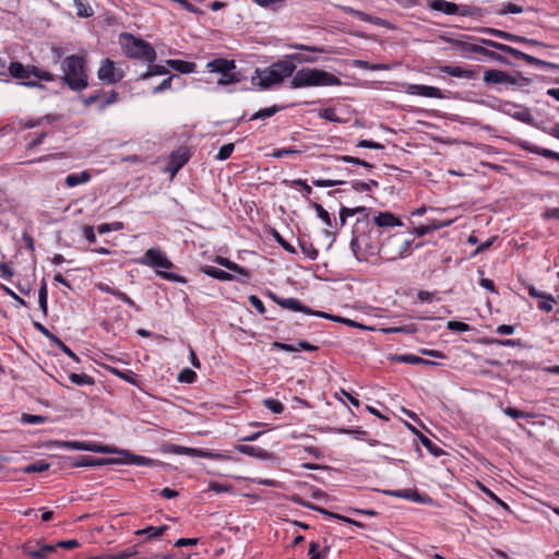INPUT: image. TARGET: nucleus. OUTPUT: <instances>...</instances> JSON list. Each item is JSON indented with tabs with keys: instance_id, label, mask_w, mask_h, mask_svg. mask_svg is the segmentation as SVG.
I'll use <instances>...</instances> for the list:
<instances>
[{
	"instance_id": "obj_46",
	"label": "nucleus",
	"mask_w": 559,
	"mask_h": 559,
	"mask_svg": "<svg viewBox=\"0 0 559 559\" xmlns=\"http://www.w3.org/2000/svg\"><path fill=\"white\" fill-rule=\"evenodd\" d=\"M47 298H48L47 285H46V282H43V284L39 288V292H38V304H39V307H40L41 311L44 312V314H47Z\"/></svg>"
},
{
	"instance_id": "obj_8",
	"label": "nucleus",
	"mask_w": 559,
	"mask_h": 559,
	"mask_svg": "<svg viewBox=\"0 0 559 559\" xmlns=\"http://www.w3.org/2000/svg\"><path fill=\"white\" fill-rule=\"evenodd\" d=\"M138 262L142 265L155 269L169 270L174 267L173 262L158 248H150L146 250V252L139 259Z\"/></svg>"
},
{
	"instance_id": "obj_13",
	"label": "nucleus",
	"mask_w": 559,
	"mask_h": 559,
	"mask_svg": "<svg viewBox=\"0 0 559 559\" xmlns=\"http://www.w3.org/2000/svg\"><path fill=\"white\" fill-rule=\"evenodd\" d=\"M273 300L281 306L284 309L293 310V311H300L309 316H314L316 310H312L308 306H305L296 298H280L275 295H271Z\"/></svg>"
},
{
	"instance_id": "obj_17",
	"label": "nucleus",
	"mask_w": 559,
	"mask_h": 559,
	"mask_svg": "<svg viewBox=\"0 0 559 559\" xmlns=\"http://www.w3.org/2000/svg\"><path fill=\"white\" fill-rule=\"evenodd\" d=\"M112 453H118L120 455L119 459L112 460V463H127V464H135V465H153L154 461L152 459L132 454L126 450H117Z\"/></svg>"
},
{
	"instance_id": "obj_64",
	"label": "nucleus",
	"mask_w": 559,
	"mask_h": 559,
	"mask_svg": "<svg viewBox=\"0 0 559 559\" xmlns=\"http://www.w3.org/2000/svg\"><path fill=\"white\" fill-rule=\"evenodd\" d=\"M319 549V544L312 542L310 543L309 545V556H310V559H323L324 558V555L321 554L320 551H318Z\"/></svg>"
},
{
	"instance_id": "obj_59",
	"label": "nucleus",
	"mask_w": 559,
	"mask_h": 559,
	"mask_svg": "<svg viewBox=\"0 0 559 559\" xmlns=\"http://www.w3.org/2000/svg\"><path fill=\"white\" fill-rule=\"evenodd\" d=\"M52 343H55L66 355H68L74 361H79V357L57 336Z\"/></svg>"
},
{
	"instance_id": "obj_22",
	"label": "nucleus",
	"mask_w": 559,
	"mask_h": 559,
	"mask_svg": "<svg viewBox=\"0 0 559 559\" xmlns=\"http://www.w3.org/2000/svg\"><path fill=\"white\" fill-rule=\"evenodd\" d=\"M272 68L275 70L277 74L281 75V82H283L286 78L292 76V74L296 70V64L286 58L284 60L274 62L272 64Z\"/></svg>"
},
{
	"instance_id": "obj_10",
	"label": "nucleus",
	"mask_w": 559,
	"mask_h": 559,
	"mask_svg": "<svg viewBox=\"0 0 559 559\" xmlns=\"http://www.w3.org/2000/svg\"><path fill=\"white\" fill-rule=\"evenodd\" d=\"M55 444L69 450L90 451L94 453H112L115 451V448L97 442L56 441Z\"/></svg>"
},
{
	"instance_id": "obj_5",
	"label": "nucleus",
	"mask_w": 559,
	"mask_h": 559,
	"mask_svg": "<svg viewBox=\"0 0 559 559\" xmlns=\"http://www.w3.org/2000/svg\"><path fill=\"white\" fill-rule=\"evenodd\" d=\"M350 247L359 261H369L379 254L382 255V245L372 241L370 235L362 234L354 236Z\"/></svg>"
},
{
	"instance_id": "obj_42",
	"label": "nucleus",
	"mask_w": 559,
	"mask_h": 559,
	"mask_svg": "<svg viewBox=\"0 0 559 559\" xmlns=\"http://www.w3.org/2000/svg\"><path fill=\"white\" fill-rule=\"evenodd\" d=\"M166 73H168V70L164 66L152 64V66L148 67V70L140 76V79L141 80H147L151 76L163 75V74H166Z\"/></svg>"
},
{
	"instance_id": "obj_32",
	"label": "nucleus",
	"mask_w": 559,
	"mask_h": 559,
	"mask_svg": "<svg viewBox=\"0 0 559 559\" xmlns=\"http://www.w3.org/2000/svg\"><path fill=\"white\" fill-rule=\"evenodd\" d=\"M203 272L216 280L219 281H233L234 276L230 273H227L226 271H223L221 269L214 267V266H205L203 269Z\"/></svg>"
},
{
	"instance_id": "obj_60",
	"label": "nucleus",
	"mask_w": 559,
	"mask_h": 559,
	"mask_svg": "<svg viewBox=\"0 0 559 559\" xmlns=\"http://www.w3.org/2000/svg\"><path fill=\"white\" fill-rule=\"evenodd\" d=\"M33 76L38 80H43V81H47V82H52L55 80V75L52 73H50L48 71H43L35 66H34Z\"/></svg>"
},
{
	"instance_id": "obj_33",
	"label": "nucleus",
	"mask_w": 559,
	"mask_h": 559,
	"mask_svg": "<svg viewBox=\"0 0 559 559\" xmlns=\"http://www.w3.org/2000/svg\"><path fill=\"white\" fill-rule=\"evenodd\" d=\"M168 530L167 525H162L158 527L147 526L143 530H138L135 532L136 535H147L148 538H157L162 536Z\"/></svg>"
},
{
	"instance_id": "obj_15",
	"label": "nucleus",
	"mask_w": 559,
	"mask_h": 559,
	"mask_svg": "<svg viewBox=\"0 0 559 559\" xmlns=\"http://www.w3.org/2000/svg\"><path fill=\"white\" fill-rule=\"evenodd\" d=\"M257 74L259 76L257 85L262 90H267L281 83V75L275 72L272 66L261 71L257 70Z\"/></svg>"
},
{
	"instance_id": "obj_1",
	"label": "nucleus",
	"mask_w": 559,
	"mask_h": 559,
	"mask_svg": "<svg viewBox=\"0 0 559 559\" xmlns=\"http://www.w3.org/2000/svg\"><path fill=\"white\" fill-rule=\"evenodd\" d=\"M61 81L73 91H83L88 85V78L85 71V59L81 56L71 55L61 62Z\"/></svg>"
},
{
	"instance_id": "obj_16",
	"label": "nucleus",
	"mask_w": 559,
	"mask_h": 559,
	"mask_svg": "<svg viewBox=\"0 0 559 559\" xmlns=\"http://www.w3.org/2000/svg\"><path fill=\"white\" fill-rule=\"evenodd\" d=\"M405 92L409 95H419L430 98H443V94L440 88L428 85L409 84Z\"/></svg>"
},
{
	"instance_id": "obj_63",
	"label": "nucleus",
	"mask_w": 559,
	"mask_h": 559,
	"mask_svg": "<svg viewBox=\"0 0 559 559\" xmlns=\"http://www.w3.org/2000/svg\"><path fill=\"white\" fill-rule=\"evenodd\" d=\"M447 328L451 331L466 332L469 331V325L460 321H449Z\"/></svg>"
},
{
	"instance_id": "obj_18",
	"label": "nucleus",
	"mask_w": 559,
	"mask_h": 559,
	"mask_svg": "<svg viewBox=\"0 0 559 559\" xmlns=\"http://www.w3.org/2000/svg\"><path fill=\"white\" fill-rule=\"evenodd\" d=\"M484 81L487 84H510L516 83L515 78L511 76L504 71L490 69L485 72Z\"/></svg>"
},
{
	"instance_id": "obj_21",
	"label": "nucleus",
	"mask_w": 559,
	"mask_h": 559,
	"mask_svg": "<svg viewBox=\"0 0 559 559\" xmlns=\"http://www.w3.org/2000/svg\"><path fill=\"white\" fill-rule=\"evenodd\" d=\"M206 68L211 72L222 74V73L228 72V70H235L236 63L234 60L217 58V59H214V60L207 62Z\"/></svg>"
},
{
	"instance_id": "obj_27",
	"label": "nucleus",
	"mask_w": 559,
	"mask_h": 559,
	"mask_svg": "<svg viewBox=\"0 0 559 559\" xmlns=\"http://www.w3.org/2000/svg\"><path fill=\"white\" fill-rule=\"evenodd\" d=\"M112 463V460L109 459H95L91 456H81L79 459H74L72 465L75 467H83V466H99L104 464H110Z\"/></svg>"
},
{
	"instance_id": "obj_20",
	"label": "nucleus",
	"mask_w": 559,
	"mask_h": 559,
	"mask_svg": "<svg viewBox=\"0 0 559 559\" xmlns=\"http://www.w3.org/2000/svg\"><path fill=\"white\" fill-rule=\"evenodd\" d=\"M341 9L345 13L355 15V16H357L361 21L369 22L371 24L379 25V26H386L388 25V21H385V20H383L381 17H378V16L370 15V14L365 13L362 11L353 9L350 7L343 5V7H341Z\"/></svg>"
},
{
	"instance_id": "obj_51",
	"label": "nucleus",
	"mask_w": 559,
	"mask_h": 559,
	"mask_svg": "<svg viewBox=\"0 0 559 559\" xmlns=\"http://www.w3.org/2000/svg\"><path fill=\"white\" fill-rule=\"evenodd\" d=\"M355 67H357L359 69L371 70V71L388 69V67L384 64H371L365 60H355Z\"/></svg>"
},
{
	"instance_id": "obj_56",
	"label": "nucleus",
	"mask_w": 559,
	"mask_h": 559,
	"mask_svg": "<svg viewBox=\"0 0 559 559\" xmlns=\"http://www.w3.org/2000/svg\"><path fill=\"white\" fill-rule=\"evenodd\" d=\"M540 301L538 302V308L545 312H550L554 308L555 299L550 296L543 295L540 297Z\"/></svg>"
},
{
	"instance_id": "obj_6",
	"label": "nucleus",
	"mask_w": 559,
	"mask_h": 559,
	"mask_svg": "<svg viewBox=\"0 0 559 559\" xmlns=\"http://www.w3.org/2000/svg\"><path fill=\"white\" fill-rule=\"evenodd\" d=\"M485 45L489 46V47H492L497 50H500L504 53H509L511 56H513L514 58L516 59H521V60H524L526 61L528 64H532V66H538V67H543V68H555V64L554 63H550V62H547V61H543L538 58H535L531 55H527L525 52H522L511 46H508V45H504V44H500V43H497V41H493V40H489V39H483L481 40Z\"/></svg>"
},
{
	"instance_id": "obj_19",
	"label": "nucleus",
	"mask_w": 559,
	"mask_h": 559,
	"mask_svg": "<svg viewBox=\"0 0 559 559\" xmlns=\"http://www.w3.org/2000/svg\"><path fill=\"white\" fill-rule=\"evenodd\" d=\"M439 71L454 78H462L466 80H473L477 75L476 71L471 69H464L459 66H442L439 67Z\"/></svg>"
},
{
	"instance_id": "obj_49",
	"label": "nucleus",
	"mask_w": 559,
	"mask_h": 559,
	"mask_svg": "<svg viewBox=\"0 0 559 559\" xmlns=\"http://www.w3.org/2000/svg\"><path fill=\"white\" fill-rule=\"evenodd\" d=\"M523 12V8L521 5H518L512 2H508L503 4V8L498 11V14L504 15V14H519Z\"/></svg>"
},
{
	"instance_id": "obj_58",
	"label": "nucleus",
	"mask_w": 559,
	"mask_h": 559,
	"mask_svg": "<svg viewBox=\"0 0 559 559\" xmlns=\"http://www.w3.org/2000/svg\"><path fill=\"white\" fill-rule=\"evenodd\" d=\"M55 549V546L46 545L40 547L38 550L31 551V555L35 558L45 559L48 554L53 552Z\"/></svg>"
},
{
	"instance_id": "obj_41",
	"label": "nucleus",
	"mask_w": 559,
	"mask_h": 559,
	"mask_svg": "<svg viewBox=\"0 0 559 559\" xmlns=\"http://www.w3.org/2000/svg\"><path fill=\"white\" fill-rule=\"evenodd\" d=\"M335 159L336 160H342V162H345V163H349V164H355V165H360L367 169H372L373 168V165H371L370 163L364 160V159H360L358 157H353V156H349V155H340V156H335Z\"/></svg>"
},
{
	"instance_id": "obj_55",
	"label": "nucleus",
	"mask_w": 559,
	"mask_h": 559,
	"mask_svg": "<svg viewBox=\"0 0 559 559\" xmlns=\"http://www.w3.org/2000/svg\"><path fill=\"white\" fill-rule=\"evenodd\" d=\"M378 187V181L369 180L368 182H355L353 189L357 192L370 191L372 188Z\"/></svg>"
},
{
	"instance_id": "obj_12",
	"label": "nucleus",
	"mask_w": 559,
	"mask_h": 559,
	"mask_svg": "<svg viewBox=\"0 0 559 559\" xmlns=\"http://www.w3.org/2000/svg\"><path fill=\"white\" fill-rule=\"evenodd\" d=\"M9 73L17 80H22L21 84L28 87H44L37 81H31L34 73V66H24L19 61L11 62L9 66Z\"/></svg>"
},
{
	"instance_id": "obj_9",
	"label": "nucleus",
	"mask_w": 559,
	"mask_h": 559,
	"mask_svg": "<svg viewBox=\"0 0 559 559\" xmlns=\"http://www.w3.org/2000/svg\"><path fill=\"white\" fill-rule=\"evenodd\" d=\"M430 9L435 11H440L447 15L459 14L461 16H473L477 11L476 8L469 5H457L454 2L445 1V0H433L430 3Z\"/></svg>"
},
{
	"instance_id": "obj_7",
	"label": "nucleus",
	"mask_w": 559,
	"mask_h": 559,
	"mask_svg": "<svg viewBox=\"0 0 559 559\" xmlns=\"http://www.w3.org/2000/svg\"><path fill=\"white\" fill-rule=\"evenodd\" d=\"M163 452L170 453V454H185L189 456H198V457H204L210 460H226L228 459L227 455L223 453H214L211 451H205L202 449H195V448H187L174 443H166L163 445Z\"/></svg>"
},
{
	"instance_id": "obj_11",
	"label": "nucleus",
	"mask_w": 559,
	"mask_h": 559,
	"mask_svg": "<svg viewBox=\"0 0 559 559\" xmlns=\"http://www.w3.org/2000/svg\"><path fill=\"white\" fill-rule=\"evenodd\" d=\"M124 76L122 69L117 68L110 59H105L98 71L97 78L105 84H116L120 82Z\"/></svg>"
},
{
	"instance_id": "obj_28",
	"label": "nucleus",
	"mask_w": 559,
	"mask_h": 559,
	"mask_svg": "<svg viewBox=\"0 0 559 559\" xmlns=\"http://www.w3.org/2000/svg\"><path fill=\"white\" fill-rule=\"evenodd\" d=\"M394 360H396L399 362L411 364V365H430V366L438 365L435 361L427 360L425 358H421L419 356L412 355V354L395 356Z\"/></svg>"
},
{
	"instance_id": "obj_34",
	"label": "nucleus",
	"mask_w": 559,
	"mask_h": 559,
	"mask_svg": "<svg viewBox=\"0 0 559 559\" xmlns=\"http://www.w3.org/2000/svg\"><path fill=\"white\" fill-rule=\"evenodd\" d=\"M385 493L390 495V496H394V497L409 499L412 501H417V502L423 501V499L417 490L404 489V490H395V491H385Z\"/></svg>"
},
{
	"instance_id": "obj_57",
	"label": "nucleus",
	"mask_w": 559,
	"mask_h": 559,
	"mask_svg": "<svg viewBox=\"0 0 559 559\" xmlns=\"http://www.w3.org/2000/svg\"><path fill=\"white\" fill-rule=\"evenodd\" d=\"M484 33H487V34L493 35L498 38L510 40V41L512 40V38H514V34H510L508 32L496 29V28H485Z\"/></svg>"
},
{
	"instance_id": "obj_40",
	"label": "nucleus",
	"mask_w": 559,
	"mask_h": 559,
	"mask_svg": "<svg viewBox=\"0 0 559 559\" xmlns=\"http://www.w3.org/2000/svg\"><path fill=\"white\" fill-rule=\"evenodd\" d=\"M282 108L278 107V106H271V107H267V108H263V109H260L259 111H257L251 118L250 120H257V119H266V118H270L272 116H274L276 112H278Z\"/></svg>"
},
{
	"instance_id": "obj_39",
	"label": "nucleus",
	"mask_w": 559,
	"mask_h": 559,
	"mask_svg": "<svg viewBox=\"0 0 559 559\" xmlns=\"http://www.w3.org/2000/svg\"><path fill=\"white\" fill-rule=\"evenodd\" d=\"M69 379L72 383L76 385H92L94 384V379L86 373H70Z\"/></svg>"
},
{
	"instance_id": "obj_30",
	"label": "nucleus",
	"mask_w": 559,
	"mask_h": 559,
	"mask_svg": "<svg viewBox=\"0 0 559 559\" xmlns=\"http://www.w3.org/2000/svg\"><path fill=\"white\" fill-rule=\"evenodd\" d=\"M91 175L88 171H82L81 174H71L66 177V185L70 188L81 183L90 181Z\"/></svg>"
},
{
	"instance_id": "obj_50",
	"label": "nucleus",
	"mask_w": 559,
	"mask_h": 559,
	"mask_svg": "<svg viewBox=\"0 0 559 559\" xmlns=\"http://www.w3.org/2000/svg\"><path fill=\"white\" fill-rule=\"evenodd\" d=\"M365 211V207H355V209H348V207H345L343 206L341 209V212H340V221H341V225H344L345 222H346V218L348 216H353L355 215L356 213H360V212H364Z\"/></svg>"
},
{
	"instance_id": "obj_4",
	"label": "nucleus",
	"mask_w": 559,
	"mask_h": 559,
	"mask_svg": "<svg viewBox=\"0 0 559 559\" xmlns=\"http://www.w3.org/2000/svg\"><path fill=\"white\" fill-rule=\"evenodd\" d=\"M414 239L411 235L395 234L382 243V258L386 261H395L411 253V245Z\"/></svg>"
},
{
	"instance_id": "obj_38",
	"label": "nucleus",
	"mask_w": 559,
	"mask_h": 559,
	"mask_svg": "<svg viewBox=\"0 0 559 559\" xmlns=\"http://www.w3.org/2000/svg\"><path fill=\"white\" fill-rule=\"evenodd\" d=\"M50 467V464L40 460L35 463L28 464L25 467L22 468L23 473L31 474V473H43L46 472Z\"/></svg>"
},
{
	"instance_id": "obj_25",
	"label": "nucleus",
	"mask_w": 559,
	"mask_h": 559,
	"mask_svg": "<svg viewBox=\"0 0 559 559\" xmlns=\"http://www.w3.org/2000/svg\"><path fill=\"white\" fill-rule=\"evenodd\" d=\"M235 449L237 451H239L240 453H243V454H247V455H250L253 457H258V459L265 460L271 456V454L269 452H266L265 450L258 448V447H253V445L237 444L235 447Z\"/></svg>"
},
{
	"instance_id": "obj_35",
	"label": "nucleus",
	"mask_w": 559,
	"mask_h": 559,
	"mask_svg": "<svg viewBox=\"0 0 559 559\" xmlns=\"http://www.w3.org/2000/svg\"><path fill=\"white\" fill-rule=\"evenodd\" d=\"M416 435L418 436L421 444L431 453L433 454L435 456H440L443 451L437 447L428 437H426L425 435H423L421 432L419 431H415Z\"/></svg>"
},
{
	"instance_id": "obj_43",
	"label": "nucleus",
	"mask_w": 559,
	"mask_h": 559,
	"mask_svg": "<svg viewBox=\"0 0 559 559\" xmlns=\"http://www.w3.org/2000/svg\"><path fill=\"white\" fill-rule=\"evenodd\" d=\"M292 62L298 63H313L318 60V58L313 55H304V53H290L286 56Z\"/></svg>"
},
{
	"instance_id": "obj_24",
	"label": "nucleus",
	"mask_w": 559,
	"mask_h": 559,
	"mask_svg": "<svg viewBox=\"0 0 559 559\" xmlns=\"http://www.w3.org/2000/svg\"><path fill=\"white\" fill-rule=\"evenodd\" d=\"M373 222L379 227H393L402 225L400 218L394 216L390 212H380L378 215L373 217Z\"/></svg>"
},
{
	"instance_id": "obj_47",
	"label": "nucleus",
	"mask_w": 559,
	"mask_h": 559,
	"mask_svg": "<svg viewBox=\"0 0 559 559\" xmlns=\"http://www.w3.org/2000/svg\"><path fill=\"white\" fill-rule=\"evenodd\" d=\"M195 378L197 373L193 370L185 368L179 372L177 380L183 383H192L195 381Z\"/></svg>"
},
{
	"instance_id": "obj_26",
	"label": "nucleus",
	"mask_w": 559,
	"mask_h": 559,
	"mask_svg": "<svg viewBox=\"0 0 559 559\" xmlns=\"http://www.w3.org/2000/svg\"><path fill=\"white\" fill-rule=\"evenodd\" d=\"M214 262H216L217 264H219L221 266H224L233 272H236L240 275H243L246 277H249L250 276V271L238 265L237 263L228 260L227 258H224V257H221V255H217L215 259H214Z\"/></svg>"
},
{
	"instance_id": "obj_61",
	"label": "nucleus",
	"mask_w": 559,
	"mask_h": 559,
	"mask_svg": "<svg viewBox=\"0 0 559 559\" xmlns=\"http://www.w3.org/2000/svg\"><path fill=\"white\" fill-rule=\"evenodd\" d=\"M273 236L275 238V240L281 245V247L283 249H285L287 252L289 253H296V250L295 248L289 243L287 242L281 235L278 231L276 230H273Z\"/></svg>"
},
{
	"instance_id": "obj_37",
	"label": "nucleus",
	"mask_w": 559,
	"mask_h": 559,
	"mask_svg": "<svg viewBox=\"0 0 559 559\" xmlns=\"http://www.w3.org/2000/svg\"><path fill=\"white\" fill-rule=\"evenodd\" d=\"M240 81L239 74L235 73L234 70H228V72L222 73L219 79L216 81L217 85H229L234 83H238Z\"/></svg>"
},
{
	"instance_id": "obj_45",
	"label": "nucleus",
	"mask_w": 559,
	"mask_h": 559,
	"mask_svg": "<svg viewBox=\"0 0 559 559\" xmlns=\"http://www.w3.org/2000/svg\"><path fill=\"white\" fill-rule=\"evenodd\" d=\"M311 204H312L313 209L316 210L318 217H320L328 227H331L332 222H331L329 212L326 210H324L323 206L317 202H311Z\"/></svg>"
},
{
	"instance_id": "obj_14",
	"label": "nucleus",
	"mask_w": 559,
	"mask_h": 559,
	"mask_svg": "<svg viewBox=\"0 0 559 559\" xmlns=\"http://www.w3.org/2000/svg\"><path fill=\"white\" fill-rule=\"evenodd\" d=\"M189 160V154L186 148H179L171 153L167 166V171L170 173L171 178L185 166Z\"/></svg>"
},
{
	"instance_id": "obj_2",
	"label": "nucleus",
	"mask_w": 559,
	"mask_h": 559,
	"mask_svg": "<svg viewBox=\"0 0 559 559\" xmlns=\"http://www.w3.org/2000/svg\"><path fill=\"white\" fill-rule=\"evenodd\" d=\"M341 84L342 82L336 75L321 69L311 68H302L298 70L289 83L292 88L337 86Z\"/></svg>"
},
{
	"instance_id": "obj_44",
	"label": "nucleus",
	"mask_w": 559,
	"mask_h": 559,
	"mask_svg": "<svg viewBox=\"0 0 559 559\" xmlns=\"http://www.w3.org/2000/svg\"><path fill=\"white\" fill-rule=\"evenodd\" d=\"M503 413L513 418V419H520V418H533L534 415L531 414V413H526V412H523V411H520L518 408H514V407H506L503 409Z\"/></svg>"
},
{
	"instance_id": "obj_52",
	"label": "nucleus",
	"mask_w": 559,
	"mask_h": 559,
	"mask_svg": "<svg viewBox=\"0 0 559 559\" xmlns=\"http://www.w3.org/2000/svg\"><path fill=\"white\" fill-rule=\"evenodd\" d=\"M234 148H235V145L233 143L223 145L216 155V159L225 160V159L229 158L234 152Z\"/></svg>"
},
{
	"instance_id": "obj_31",
	"label": "nucleus",
	"mask_w": 559,
	"mask_h": 559,
	"mask_svg": "<svg viewBox=\"0 0 559 559\" xmlns=\"http://www.w3.org/2000/svg\"><path fill=\"white\" fill-rule=\"evenodd\" d=\"M451 223H452V221H447V222H443V223H435V222H432L431 224H428V225H420V226H417L415 228V234L417 236H419V237H423V236L429 234L432 230L440 229L442 227L449 226Z\"/></svg>"
},
{
	"instance_id": "obj_36",
	"label": "nucleus",
	"mask_w": 559,
	"mask_h": 559,
	"mask_svg": "<svg viewBox=\"0 0 559 559\" xmlns=\"http://www.w3.org/2000/svg\"><path fill=\"white\" fill-rule=\"evenodd\" d=\"M73 2L76 9V14L80 17H90L93 15V9L85 0H73Z\"/></svg>"
},
{
	"instance_id": "obj_62",
	"label": "nucleus",
	"mask_w": 559,
	"mask_h": 559,
	"mask_svg": "<svg viewBox=\"0 0 559 559\" xmlns=\"http://www.w3.org/2000/svg\"><path fill=\"white\" fill-rule=\"evenodd\" d=\"M250 305L260 313V314H264L265 313V307L262 302V300L257 297L255 295H250L249 298H248Z\"/></svg>"
},
{
	"instance_id": "obj_29",
	"label": "nucleus",
	"mask_w": 559,
	"mask_h": 559,
	"mask_svg": "<svg viewBox=\"0 0 559 559\" xmlns=\"http://www.w3.org/2000/svg\"><path fill=\"white\" fill-rule=\"evenodd\" d=\"M167 66L180 73H191L194 71L195 63L183 60H167Z\"/></svg>"
},
{
	"instance_id": "obj_48",
	"label": "nucleus",
	"mask_w": 559,
	"mask_h": 559,
	"mask_svg": "<svg viewBox=\"0 0 559 559\" xmlns=\"http://www.w3.org/2000/svg\"><path fill=\"white\" fill-rule=\"evenodd\" d=\"M263 405L274 414H281L284 411L283 404L273 399H266L263 401Z\"/></svg>"
},
{
	"instance_id": "obj_54",
	"label": "nucleus",
	"mask_w": 559,
	"mask_h": 559,
	"mask_svg": "<svg viewBox=\"0 0 559 559\" xmlns=\"http://www.w3.org/2000/svg\"><path fill=\"white\" fill-rule=\"evenodd\" d=\"M312 182L316 187H319V188H328V187H334L337 185L345 183L344 180H340V179H317V180H313Z\"/></svg>"
},
{
	"instance_id": "obj_3",
	"label": "nucleus",
	"mask_w": 559,
	"mask_h": 559,
	"mask_svg": "<svg viewBox=\"0 0 559 559\" xmlns=\"http://www.w3.org/2000/svg\"><path fill=\"white\" fill-rule=\"evenodd\" d=\"M120 44L127 57L139 59L145 62H154L156 59V51L152 45L141 38L131 34H122L120 36Z\"/></svg>"
},
{
	"instance_id": "obj_23",
	"label": "nucleus",
	"mask_w": 559,
	"mask_h": 559,
	"mask_svg": "<svg viewBox=\"0 0 559 559\" xmlns=\"http://www.w3.org/2000/svg\"><path fill=\"white\" fill-rule=\"evenodd\" d=\"M96 288L99 289L103 293L109 294L115 296L116 298L120 299L121 301L126 302L128 306L136 308L135 302L127 296L124 293H122L119 289L112 288L109 285L105 283H97Z\"/></svg>"
},
{
	"instance_id": "obj_53",
	"label": "nucleus",
	"mask_w": 559,
	"mask_h": 559,
	"mask_svg": "<svg viewBox=\"0 0 559 559\" xmlns=\"http://www.w3.org/2000/svg\"><path fill=\"white\" fill-rule=\"evenodd\" d=\"M119 100V94L116 91H111L109 95L99 102V110H104L107 106L112 105Z\"/></svg>"
}]
</instances>
